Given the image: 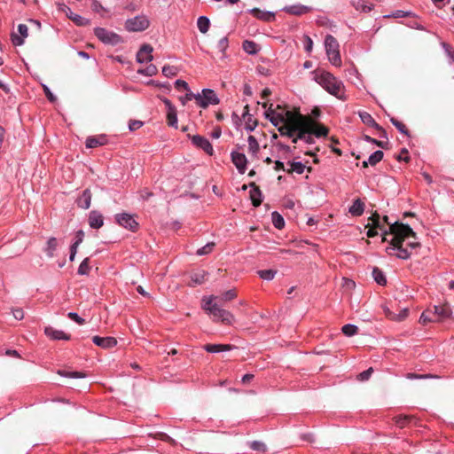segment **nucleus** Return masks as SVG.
I'll use <instances>...</instances> for the list:
<instances>
[{
  "instance_id": "obj_42",
  "label": "nucleus",
  "mask_w": 454,
  "mask_h": 454,
  "mask_svg": "<svg viewBox=\"0 0 454 454\" xmlns=\"http://www.w3.org/2000/svg\"><path fill=\"white\" fill-rule=\"evenodd\" d=\"M341 331L346 336L350 337L357 333L358 328L354 325L348 324L342 326Z\"/></svg>"
},
{
  "instance_id": "obj_56",
  "label": "nucleus",
  "mask_w": 454,
  "mask_h": 454,
  "mask_svg": "<svg viewBox=\"0 0 454 454\" xmlns=\"http://www.w3.org/2000/svg\"><path fill=\"white\" fill-rule=\"evenodd\" d=\"M143 126V122L137 120H131L129 124V129L131 131L137 130Z\"/></svg>"
},
{
  "instance_id": "obj_59",
  "label": "nucleus",
  "mask_w": 454,
  "mask_h": 454,
  "mask_svg": "<svg viewBox=\"0 0 454 454\" xmlns=\"http://www.w3.org/2000/svg\"><path fill=\"white\" fill-rule=\"evenodd\" d=\"M157 435H158V438L162 440V441L170 442L171 444H175L176 443L175 440L172 439L169 435H168L165 433H159Z\"/></svg>"
},
{
  "instance_id": "obj_8",
  "label": "nucleus",
  "mask_w": 454,
  "mask_h": 454,
  "mask_svg": "<svg viewBox=\"0 0 454 454\" xmlns=\"http://www.w3.org/2000/svg\"><path fill=\"white\" fill-rule=\"evenodd\" d=\"M149 27V20L145 16H137L127 20L125 27L129 31L139 32L144 31Z\"/></svg>"
},
{
  "instance_id": "obj_19",
  "label": "nucleus",
  "mask_w": 454,
  "mask_h": 454,
  "mask_svg": "<svg viewBox=\"0 0 454 454\" xmlns=\"http://www.w3.org/2000/svg\"><path fill=\"white\" fill-rule=\"evenodd\" d=\"M231 160L240 173H244L247 165V157L240 153H232Z\"/></svg>"
},
{
  "instance_id": "obj_46",
  "label": "nucleus",
  "mask_w": 454,
  "mask_h": 454,
  "mask_svg": "<svg viewBox=\"0 0 454 454\" xmlns=\"http://www.w3.org/2000/svg\"><path fill=\"white\" fill-rule=\"evenodd\" d=\"M214 247H215V243L214 242H209L207 245H205L204 247L199 248L197 250V254L198 255L208 254L209 253L212 252Z\"/></svg>"
},
{
  "instance_id": "obj_10",
  "label": "nucleus",
  "mask_w": 454,
  "mask_h": 454,
  "mask_svg": "<svg viewBox=\"0 0 454 454\" xmlns=\"http://www.w3.org/2000/svg\"><path fill=\"white\" fill-rule=\"evenodd\" d=\"M115 218H116L117 223L121 226H122V227H124V228H126V229H128V230H129V231H131L133 232L137 231L138 223L133 218L132 215H130L129 214H126V213H122V214L116 215Z\"/></svg>"
},
{
  "instance_id": "obj_39",
  "label": "nucleus",
  "mask_w": 454,
  "mask_h": 454,
  "mask_svg": "<svg viewBox=\"0 0 454 454\" xmlns=\"http://www.w3.org/2000/svg\"><path fill=\"white\" fill-rule=\"evenodd\" d=\"M390 121L401 133L406 136H410L409 129L402 121H398L394 117L390 119Z\"/></svg>"
},
{
  "instance_id": "obj_12",
  "label": "nucleus",
  "mask_w": 454,
  "mask_h": 454,
  "mask_svg": "<svg viewBox=\"0 0 454 454\" xmlns=\"http://www.w3.org/2000/svg\"><path fill=\"white\" fill-rule=\"evenodd\" d=\"M359 117L364 124L376 129L377 130H379L380 132L381 137H387L386 130L375 121V120L372 118V116L369 113L359 112Z\"/></svg>"
},
{
  "instance_id": "obj_18",
  "label": "nucleus",
  "mask_w": 454,
  "mask_h": 454,
  "mask_svg": "<svg viewBox=\"0 0 454 454\" xmlns=\"http://www.w3.org/2000/svg\"><path fill=\"white\" fill-rule=\"evenodd\" d=\"M248 186L251 187L249 196L253 206L259 207L262 204V192L260 188L254 182L250 183Z\"/></svg>"
},
{
  "instance_id": "obj_15",
  "label": "nucleus",
  "mask_w": 454,
  "mask_h": 454,
  "mask_svg": "<svg viewBox=\"0 0 454 454\" xmlns=\"http://www.w3.org/2000/svg\"><path fill=\"white\" fill-rule=\"evenodd\" d=\"M283 11L291 15L301 16L303 14L309 12L311 11V8L309 6H305V5L298 4L286 6L283 8Z\"/></svg>"
},
{
  "instance_id": "obj_2",
  "label": "nucleus",
  "mask_w": 454,
  "mask_h": 454,
  "mask_svg": "<svg viewBox=\"0 0 454 454\" xmlns=\"http://www.w3.org/2000/svg\"><path fill=\"white\" fill-rule=\"evenodd\" d=\"M312 123V117L296 113L294 119L289 118L288 126H280L278 132L281 136L292 137L293 143L303 140L307 134H309V126Z\"/></svg>"
},
{
  "instance_id": "obj_29",
  "label": "nucleus",
  "mask_w": 454,
  "mask_h": 454,
  "mask_svg": "<svg viewBox=\"0 0 454 454\" xmlns=\"http://www.w3.org/2000/svg\"><path fill=\"white\" fill-rule=\"evenodd\" d=\"M206 276H207V274L204 271L193 273L191 276V279H192V283L189 284V285L191 286H194L195 285H200V284L204 283L207 279Z\"/></svg>"
},
{
  "instance_id": "obj_45",
  "label": "nucleus",
  "mask_w": 454,
  "mask_h": 454,
  "mask_svg": "<svg viewBox=\"0 0 454 454\" xmlns=\"http://www.w3.org/2000/svg\"><path fill=\"white\" fill-rule=\"evenodd\" d=\"M90 259L89 258H85L80 264L79 268H78V274L80 275H86L89 273L90 271Z\"/></svg>"
},
{
  "instance_id": "obj_49",
  "label": "nucleus",
  "mask_w": 454,
  "mask_h": 454,
  "mask_svg": "<svg viewBox=\"0 0 454 454\" xmlns=\"http://www.w3.org/2000/svg\"><path fill=\"white\" fill-rule=\"evenodd\" d=\"M369 220L372 221L371 226L379 227L380 230L383 229V226L380 224V216L377 212H374Z\"/></svg>"
},
{
  "instance_id": "obj_26",
  "label": "nucleus",
  "mask_w": 454,
  "mask_h": 454,
  "mask_svg": "<svg viewBox=\"0 0 454 454\" xmlns=\"http://www.w3.org/2000/svg\"><path fill=\"white\" fill-rule=\"evenodd\" d=\"M364 211V203L360 199L355 200L352 206L349 207V213L354 216L362 215Z\"/></svg>"
},
{
  "instance_id": "obj_54",
  "label": "nucleus",
  "mask_w": 454,
  "mask_h": 454,
  "mask_svg": "<svg viewBox=\"0 0 454 454\" xmlns=\"http://www.w3.org/2000/svg\"><path fill=\"white\" fill-rule=\"evenodd\" d=\"M196 96H197V94H194L193 92H192L189 90H187V93L185 94L184 97L180 98V100H181L182 104L184 106L187 101H190L192 99L196 100Z\"/></svg>"
},
{
  "instance_id": "obj_40",
  "label": "nucleus",
  "mask_w": 454,
  "mask_h": 454,
  "mask_svg": "<svg viewBox=\"0 0 454 454\" xmlns=\"http://www.w3.org/2000/svg\"><path fill=\"white\" fill-rule=\"evenodd\" d=\"M167 121L169 126L177 128L176 109L168 111Z\"/></svg>"
},
{
  "instance_id": "obj_30",
  "label": "nucleus",
  "mask_w": 454,
  "mask_h": 454,
  "mask_svg": "<svg viewBox=\"0 0 454 454\" xmlns=\"http://www.w3.org/2000/svg\"><path fill=\"white\" fill-rule=\"evenodd\" d=\"M197 26H198V28L199 30L202 33V34H205L208 31L209 29V26H210V21L209 20L205 17V16H200L199 19H198V21H197Z\"/></svg>"
},
{
  "instance_id": "obj_22",
  "label": "nucleus",
  "mask_w": 454,
  "mask_h": 454,
  "mask_svg": "<svg viewBox=\"0 0 454 454\" xmlns=\"http://www.w3.org/2000/svg\"><path fill=\"white\" fill-rule=\"evenodd\" d=\"M203 348L210 353H218L222 351H230L234 348L231 344H206Z\"/></svg>"
},
{
  "instance_id": "obj_57",
  "label": "nucleus",
  "mask_w": 454,
  "mask_h": 454,
  "mask_svg": "<svg viewBox=\"0 0 454 454\" xmlns=\"http://www.w3.org/2000/svg\"><path fill=\"white\" fill-rule=\"evenodd\" d=\"M18 30L20 34V35L23 37V38H26L28 36V27H27V25L25 24H20L18 26Z\"/></svg>"
},
{
  "instance_id": "obj_24",
  "label": "nucleus",
  "mask_w": 454,
  "mask_h": 454,
  "mask_svg": "<svg viewBox=\"0 0 454 454\" xmlns=\"http://www.w3.org/2000/svg\"><path fill=\"white\" fill-rule=\"evenodd\" d=\"M91 197V192L89 189L84 190L82 194L77 199L78 207L88 209L90 206Z\"/></svg>"
},
{
  "instance_id": "obj_16",
  "label": "nucleus",
  "mask_w": 454,
  "mask_h": 454,
  "mask_svg": "<svg viewBox=\"0 0 454 454\" xmlns=\"http://www.w3.org/2000/svg\"><path fill=\"white\" fill-rule=\"evenodd\" d=\"M94 344L103 348H111L116 346L117 340L114 337H99L94 336L92 338Z\"/></svg>"
},
{
  "instance_id": "obj_44",
  "label": "nucleus",
  "mask_w": 454,
  "mask_h": 454,
  "mask_svg": "<svg viewBox=\"0 0 454 454\" xmlns=\"http://www.w3.org/2000/svg\"><path fill=\"white\" fill-rule=\"evenodd\" d=\"M58 373L61 376L70 377V378H84L86 376V374L82 372L59 371Z\"/></svg>"
},
{
  "instance_id": "obj_53",
  "label": "nucleus",
  "mask_w": 454,
  "mask_h": 454,
  "mask_svg": "<svg viewBox=\"0 0 454 454\" xmlns=\"http://www.w3.org/2000/svg\"><path fill=\"white\" fill-rule=\"evenodd\" d=\"M67 317L74 320V322H76L78 325H84L85 323V320L83 318H82L77 313H74V312H69L67 314Z\"/></svg>"
},
{
  "instance_id": "obj_9",
  "label": "nucleus",
  "mask_w": 454,
  "mask_h": 454,
  "mask_svg": "<svg viewBox=\"0 0 454 454\" xmlns=\"http://www.w3.org/2000/svg\"><path fill=\"white\" fill-rule=\"evenodd\" d=\"M296 113L291 111L279 112L277 113L276 115H272L269 118L270 121L278 129L280 126H288L289 125V117L290 119H294Z\"/></svg>"
},
{
  "instance_id": "obj_7",
  "label": "nucleus",
  "mask_w": 454,
  "mask_h": 454,
  "mask_svg": "<svg viewBox=\"0 0 454 454\" xmlns=\"http://www.w3.org/2000/svg\"><path fill=\"white\" fill-rule=\"evenodd\" d=\"M196 103L202 108H207L209 104L217 105L219 104V98L214 90L210 89L202 90L201 94H197Z\"/></svg>"
},
{
  "instance_id": "obj_33",
  "label": "nucleus",
  "mask_w": 454,
  "mask_h": 454,
  "mask_svg": "<svg viewBox=\"0 0 454 454\" xmlns=\"http://www.w3.org/2000/svg\"><path fill=\"white\" fill-rule=\"evenodd\" d=\"M242 48L248 54H255L258 51V46L253 41H248V40L244 41Z\"/></svg>"
},
{
  "instance_id": "obj_62",
  "label": "nucleus",
  "mask_w": 454,
  "mask_h": 454,
  "mask_svg": "<svg viewBox=\"0 0 454 454\" xmlns=\"http://www.w3.org/2000/svg\"><path fill=\"white\" fill-rule=\"evenodd\" d=\"M218 49L223 52L227 47H228V39L226 37H223L222 38L219 42H218Z\"/></svg>"
},
{
  "instance_id": "obj_34",
  "label": "nucleus",
  "mask_w": 454,
  "mask_h": 454,
  "mask_svg": "<svg viewBox=\"0 0 454 454\" xmlns=\"http://www.w3.org/2000/svg\"><path fill=\"white\" fill-rule=\"evenodd\" d=\"M372 277L379 285L385 286L387 284L386 277L379 268L373 269Z\"/></svg>"
},
{
  "instance_id": "obj_64",
  "label": "nucleus",
  "mask_w": 454,
  "mask_h": 454,
  "mask_svg": "<svg viewBox=\"0 0 454 454\" xmlns=\"http://www.w3.org/2000/svg\"><path fill=\"white\" fill-rule=\"evenodd\" d=\"M12 315L18 320H21L24 317L23 310L21 309H19V308L12 309Z\"/></svg>"
},
{
  "instance_id": "obj_36",
  "label": "nucleus",
  "mask_w": 454,
  "mask_h": 454,
  "mask_svg": "<svg viewBox=\"0 0 454 454\" xmlns=\"http://www.w3.org/2000/svg\"><path fill=\"white\" fill-rule=\"evenodd\" d=\"M430 322H436L435 317L433 316V311L431 309H427L421 314L419 323L426 325Z\"/></svg>"
},
{
  "instance_id": "obj_35",
  "label": "nucleus",
  "mask_w": 454,
  "mask_h": 454,
  "mask_svg": "<svg viewBox=\"0 0 454 454\" xmlns=\"http://www.w3.org/2000/svg\"><path fill=\"white\" fill-rule=\"evenodd\" d=\"M414 419L413 416L409 415H399L395 418V424L403 428L409 422Z\"/></svg>"
},
{
  "instance_id": "obj_37",
  "label": "nucleus",
  "mask_w": 454,
  "mask_h": 454,
  "mask_svg": "<svg viewBox=\"0 0 454 454\" xmlns=\"http://www.w3.org/2000/svg\"><path fill=\"white\" fill-rule=\"evenodd\" d=\"M67 16L79 26H84L88 24V20L86 19L78 14L74 13L72 11H70L68 12V15Z\"/></svg>"
},
{
  "instance_id": "obj_32",
  "label": "nucleus",
  "mask_w": 454,
  "mask_h": 454,
  "mask_svg": "<svg viewBox=\"0 0 454 454\" xmlns=\"http://www.w3.org/2000/svg\"><path fill=\"white\" fill-rule=\"evenodd\" d=\"M58 241L56 238H50L47 241V247L45 248V252L49 257H53L54 251L57 249Z\"/></svg>"
},
{
  "instance_id": "obj_17",
  "label": "nucleus",
  "mask_w": 454,
  "mask_h": 454,
  "mask_svg": "<svg viewBox=\"0 0 454 454\" xmlns=\"http://www.w3.org/2000/svg\"><path fill=\"white\" fill-rule=\"evenodd\" d=\"M309 126V134L315 135L317 137H326L329 129L320 122H317L312 119Z\"/></svg>"
},
{
  "instance_id": "obj_25",
  "label": "nucleus",
  "mask_w": 454,
  "mask_h": 454,
  "mask_svg": "<svg viewBox=\"0 0 454 454\" xmlns=\"http://www.w3.org/2000/svg\"><path fill=\"white\" fill-rule=\"evenodd\" d=\"M236 297H237L236 289H231V290H228L226 292L223 293L219 296L212 295L209 298H213V300L217 301V302H222V301H231V300L235 299Z\"/></svg>"
},
{
  "instance_id": "obj_3",
  "label": "nucleus",
  "mask_w": 454,
  "mask_h": 454,
  "mask_svg": "<svg viewBox=\"0 0 454 454\" xmlns=\"http://www.w3.org/2000/svg\"><path fill=\"white\" fill-rule=\"evenodd\" d=\"M315 81L331 95L340 100L346 99L343 82L333 74L326 71H318L315 74Z\"/></svg>"
},
{
  "instance_id": "obj_38",
  "label": "nucleus",
  "mask_w": 454,
  "mask_h": 454,
  "mask_svg": "<svg viewBox=\"0 0 454 454\" xmlns=\"http://www.w3.org/2000/svg\"><path fill=\"white\" fill-rule=\"evenodd\" d=\"M249 152L256 154L260 149L259 144L254 136H249L247 138Z\"/></svg>"
},
{
  "instance_id": "obj_41",
  "label": "nucleus",
  "mask_w": 454,
  "mask_h": 454,
  "mask_svg": "<svg viewBox=\"0 0 454 454\" xmlns=\"http://www.w3.org/2000/svg\"><path fill=\"white\" fill-rule=\"evenodd\" d=\"M383 156L384 153L382 151H376L369 157L368 162H370V165L375 166L383 159Z\"/></svg>"
},
{
  "instance_id": "obj_61",
  "label": "nucleus",
  "mask_w": 454,
  "mask_h": 454,
  "mask_svg": "<svg viewBox=\"0 0 454 454\" xmlns=\"http://www.w3.org/2000/svg\"><path fill=\"white\" fill-rule=\"evenodd\" d=\"M398 160H404L405 162L410 161V157L408 156V150L403 149L401 153L397 156Z\"/></svg>"
},
{
  "instance_id": "obj_63",
  "label": "nucleus",
  "mask_w": 454,
  "mask_h": 454,
  "mask_svg": "<svg viewBox=\"0 0 454 454\" xmlns=\"http://www.w3.org/2000/svg\"><path fill=\"white\" fill-rule=\"evenodd\" d=\"M43 91L45 93V96L51 102H55L57 100V98L51 93V91L47 86H43Z\"/></svg>"
},
{
  "instance_id": "obj_52",
  "label": "nucleus",
  "mask_w": 454,
  "mask_h": 454,
  "mask_svg": "<svg viewBox=\"0 0 454 454\" xmlns=\"http://www.w3.org/2000/svg\"><path fill=\"white\" fill-rule=\"evenodd\" d=\"M372 372H373V369L372 367H370L369 369L359 373L357 376V379L361 381L367 380L371 377Z\"/></svg>"
},
{
  "instance_id": "obj_5",
  "label": "nucleus",
  "mask_w": 454,
  "mask_h": 454,
  "mask_svg": "<svg viewBox=\"0 0 454 454\" xmlns=\"http://www.w3.org/2000/svg\"><path fill=\"white\" fill-rule=\"evenodd\" d=\"M325 47L329 61L335 67H340V45L336 38L332 35H327L325 38Z\"/></svg>"
},
{
  "instance_id": "obj_50",
  "label": "nucleus",
  "mask_w": 454,
  "mask_h": 454,
  "mask_svg": "<svg viewBox=\"0 0 454 454\" xmlns=\"http://www.w3.org/2000/svg\"><path fill=\"white\" fill-rule=\"evenodd\" d=\"M162 73L167 77H172V76L176 75L177 71H176V68L175 67L165 66L162 68Z\"/></svg>"
},
{
  "instance_id": "obj_13",
  "label": "nucleus",
  "mask_w": 454,
  "mask_h": 454,
  "mask_svg": "<svg viewBox=\"0 0 454 454\" xmlns=\"http://www.w3.org/2000/svg\"><path fill=\"white\" fill-rule=\"evenodd\" d=\"M192 141L196 146L201 148L207 154H213V146L206 137L200 135H195L192 137Z\"/></svg>"
},
{
  "instance_id": "obj_4",
  "label": "nucleus",
  "mask_w": 454,
  "mask_h": 454,
  "mask_svg": "<svg viewBox=\"0 0 454 454\" xmlns=\"http://www.w3.org/2000/svg\"><path fill=\"white\" fill-rule=\"evenodd\" d=\"M202 308L207 311L215 322L221 321L226 325H231L234 322V316L228 310L218 306V302L213 298L203 299Z\"/></svg>"
},
{
  "instance_id": "obj_43",
  "label": "nucleus",
  "mask_w": 454,
  "mask_h": 454,
  "mask_svg": "<svg viewBox=\"0 0 454 454\" xmlns=\"http://www.w3.org/2000/svg\"><path fill=\"white\" fill-rule=\"evenodd\" d=\"M305 169V166L301 162H292L291 168L287 169L288 174H292L294 172L297 174H302Z\"/></svg>"
},
{
  "instance_id": "obj_28",
  "label": "nucleus",
  "mask_w": 454,
  "mask_h": 454,
  "mask_svg": "<svg viewBox=\"0 0 454 454\" xmlns=\"http://www.w3.org/2000/svg\"><path fill=\"white\" fill-rule=\"evenodd\" d=\"M106 143L105 137H89L86 140V146L88 148H96Z\"/></svg>"
},
{
  "instance_id": "obj_20",
  "label": "nucleus",
  "mask_w": 454,
  "mask_h": 454,
  "mask_svg": "<svg viewBox=\"0 0 454 454\" xmlns=\"http://www.w3.org/2000/svg\"><path fill=\"white\" fill-rule=\"evenodd\" d=\"M44 333L52 340H70V335L60 330H55L51 326L44 328Z\"/></svg>"
},
{
  "instance_id": "obj_58",
  "label": "nucleus",
  "mask_w": 454,
  "mask_h": 454,
  "mask_svg": "<svg viewBox=\"0 0 454 454\" xmlns=\"http://www.w3.org/2000/svg\"><path fill=\"white\" fill-rule=\"evenodd\" d=\"M411 12H404V11H402V10H397L395 12H393L391 17H394V18H403V17H408V16H411Z\"/></svg>"
},
{
  "instance_id": "obj_31",
  "label": "nucleus",
  "mask_w": 454,
  "mask_h": 454,
  "mask_svg": "<svg viewBox=\"0 0 454 454\" xmlns=\"http://www.w3.org/2000/svg\"><path fill=\"white\" fill-rule=\"evenodd\" d=\"M271 220L273 225L278 230H281L285 226V221L283 216L277 211H274L271 214Z\"/></svg>"
},
{
  "instance_id": "obj_51",
  "label": "nucleus",
  "mask_w": 454,
  "mask_h": 454,
  "mask_svg": "<svg viewBox=\"0 0 454 454\" xmlns=\"http://www.w3.org/2000/svg\"><path fill=\"white\" fill-rule=\"evenodd\" d=\"M138 72L147 76H153L157 73V67L154 65H150L146 68L139 70Z\"/></svg>"
},
{
  "instance_id": "obj_27",
  "label": "nucleus",
  "mask_w": 454,
  "mask_h": 454,
  "mask_svg": "<svg viewBox=\"0 0 454 454\" xmlns=\"http://www.w3.org/2000/svg\"><path fill=\"white\" fill-rule=\"evenodd\" d=\"M352 5L358 11L369 12L372 9V4L364 0H353Z\"/></svg>"
},
{
  "instance_id": "obj_60",
  "label": "nucleus",
  "mask_w": 454,
  "mask_h": 454,
  "mask_svg": "<svg viewBox=\"0 0 454 454\" xmlns=\"http://www.w3.org/2000/svg\"><path fill=\"white\" fill-rule=\"evenodd\" d=\"M175 86L176 89H184L185 90H189L188 83L184 80H176L175 82Z\"/></svg>"
},
{
  "instance_id": "obj_47",
  "label": "nucleus",
  "mask_w": 454,
  "mask_h": 454,
  "mask_svg": "<svg viewBox=\"0 0 454 454\" xmlns=\"http://www.w3.org/2000/svg\"><path fill=\"white\" fill-rule=\"evenodd\" d=\"M250 448L254 450L265 452L267 450V447L264 442L260 441H254L250 443Z\"/></svg>"
},
{
  "instance_id": "obj_23",
  "label": "nucleus",
  "mask_w": 454,
  "mask_h": 454,
  "mask_svg": "<svg viewBox=\"0 0 454 454\" xmlns=\"http://www.w3.org/2000/svg\"><path fill=\"white\" fill-rule=\"evenodd\" d=\"M104 223L103 215L98 211H91L89 216V224L91 228L98 229Z\"/></svg>"
},
{
  "instance_id": "obj_6",
  "label": "nucleus",
  "mask_w": 454,
  "mask_h": 454,
  "mask_svg": "<svg viewBox=\"0 0 454 454\" xmlns=\"http://www.w3.org/2000/svg\"><path fill=\"white\" fill-rule=\"evenodd\" d=\"M95 35L104 43L117 45L122 42L121 36L112 31H108L103 27H97L94 29Z\"/></svg>"
},
{
  "instance_id": "obj_14",
  "label": "nucleus",
  "mask_w": 454,
  "mask_h": 454,
  "mask_svg": "<svg viewBox=\"0 0 454 454\" xmlns=\"http://www.w3.org/2000/svg\"><path fill=\"white\" fill-rule=\"evenodd\" d=\"M153 47L149 44H144L141 46L137 53V59L140 63L150 62L153 59Z\"/></svg>"
},
{
  "instance_id": "obj_21",
  "label": "nucleus",
  "mask_w": 454,
  "mask_h": 454,
  "mask_svg": "<svg viewBox=\"0 0 454 454\" xmlns=\"http://www.w3.org/2000/svg\"><path fill=\"white\" fill-rule=\"evenodd\" d=\"M250 12L258 20L262 21L270 22L275 20V13L270 12L262 11L259 8H254Z\"/></svg>"
},
{
  "instance_id": "obj_1",
  "label": "nucleus",
  "mask_w": 454,
  "mask_h": 454,
  "mask_svg": "<svg viewBox=\"0 0 454 454\" xmlns=\"http://www.w3.org/2000/svg\"><path fill=\"white\" fill-rule=\"evenodd\" d=\"M390 234L393 235V239L390 241V247L386 248L389 255L408 259L411 254L409 248L415 249L420 247V243L415 241L416 232L408 224L395 222L390 225Z\"/></svg>"
},
{
  "instance_id": "obj_11",
  "label": "nucleus",
  "mask_w": 454,
  "mask_h": 454,
  "mask_svg": "<svg viewBox=\"0 0 454 454\" xmlns=\"http://www.w3.org/2000/svg\"><path fill=\"white\" fill-rule=\"evenodd\" d=\"M433 316L437 323L444 322L451 316V309L448 304L434 306Z\"/></svg>"
},
{
  "instance_id": "obj_48",
  "label": "nucleus",
  "mask_w": 454,
  "mask_h": 454,
  "mask_svg": "<svg viewBox=\"0 0 454 454\" xmlns=\"http://www.w3.org/2000/svg\"><path fill=\"white\" fill-rule=\"evenodd\" d=\"M258 274H259L260 278H262V279L271 280L275 277L276 271H274L272 270H259Z\"/></svg>"
},
{
  "instance_id": "obj_55",
  "label": "nucleus",
  "mask_w": 454,
  "mask_h": 454,
  "mask_svg": "<svg viewBox=\"0 0 454 454\" xmlns=\"http://www.w3.org/2000/svg\"><path fill=\"white\" fill-rule=\"evenodd\" d=\"M11 39H12V43L16 46H20L24 43V38L21 35L20 36L16 34L12 33L11 35Z\"/></svg>"
}]
</instances>
